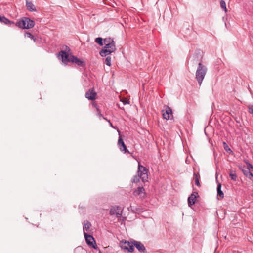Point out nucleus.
<instances>
[{
	"label": "nucleus",
	"mask_w": 253,
	"mask_h": 253,
	"mask_svg": "<svg viewBox=\"0 0 253 253\" xmlns=\"http://www.w3.org/2000/svg\"><path fill=\"white\" fill-rule=\"evenodd\" d=\"M207 71V68L205 66L203 65L201 61L198 63V67L196 72V79L198 82L199 85L200 86L205 78Z\"/></svg>",
	"instance_id": "nucleus-1"
},
{
	"label": "nucleus",
	"mask_w": 253,
	"mask_h": 253,
	"mask_svg": "<svg viewBox=\"0 0 253 253\" xmlns=\"http://www.w3.org/2000/svg\"><path fill=\"white\" fill-rule=\"evenodd\" d=\"M14 24L20 28L27 29L33 28L35 25V22L29 18L23 17L19 19Z\"/></svg>",
	"instance_id": "nucleus-2"
},
{
	"label": "nucleus",
	"mask_w": 253,
	"mask_h": 253,
	"mask_svg": "<svg viewBox=\"0 0 253 253\" xmlns=\"http://www.w3.org/2000/svg\"><path fill=\"white\" fill-rule=\"evenodd\" d=\"M116 49L115 42H112V43L106 44L100 51V55L102 57L106 56L114 52Z\"/></svg>",
	"instance_id": "nucleus-3"
},
{
	"label": "nucleus",
	"mask_w": 253,
	"mask_h": 253,
	"mask_svg": "<svg viewBox=\"0 0 253 253\" xmlns=\"http://www.w3.org/2000/svg\"><path fill=\"white\" fill-rule=\"evenodd\" d=\"M120 247L125 251L132 252L134 251L133 241L129 242L126 240H122L119 244Z\"/></svg>",
	"instance_id": "nucleus-4"
},
{
	"label": "nucleus",
	"mask_w": 253,
	"mask_h": 253,
	"mask_svg": "<svg viewBox=\"0 0 253 253\" xmlns=\"http://www.w3.org/2000/svg\"><path fill=\"white\" fill-rule=\"evenodd\" d=\"M147 171V169L145 167L139 164L137 173L139 174L142 181L144 182L147 181L148 178Z\"/></svg>",
	"instance_id": "nucleus-5"
},
{
	"label": "nucleus",
	"mask_w": 253,
	"mask_h": 253,
	"mask_svg": "<svg viewBox=\"0 0 253 253\" xmlns=\"http://www.w3.org/2000/svg\"><path fill=\"white\" fill-rule=\"evenodd\" d=\"M111 215H116L117 218H121L122 215V209L118 206H112L110 211Z\"/></svg>",
	"instance_id": "nucleus-6"
},
{
	"label": "nucleus",
	"mask_w": 253,
	"mask_h": 253,
	"mask_svg": "<svg viewBox=\"0 0 253 253\" xmlns=\"http://www.w3.org/2000/svg\"><path fill=\"white\" fill-rule=\"evenodd\" d=\"M251 169H252V170L253 171V167L252 166V165L251 164L249 163L247 165V167L242 169V171H243L244 174L246 177H247L250 180L253 181V174H252V173L251 171Z\"/></svg>",
	"instance_id": "nucleus-7"
},
{
	"label": "nucleus",
	"mask_w": 253,
	"mask_h": 253,
	"mask_svg": "<svg viewBox=\"0 0 253 253\" xmlns=\"http://www.w3.org/2000/svg\"><path fill=\"white\" fill-rule=\"evenodd\" d=\"M84 234L85 238L86 243L88 245H92L94 249H96L97 247L95 244V241L93 236L87 234L84 231Z\"/></svg>",
	"instance_id": "nucleus-8"
},
{
	"label": "nucleus",
	"mask_w": 253,
	"mask_h": 253,
	"mask_svg": "<svg viewBox=\"0 0 253 253\" xmlns=\"http://www.w3.org/2000/svg\"><path fill=\"white\" fill-rule=\"evenodd\" d=\"M66 50L65 51H61L59 52V56H61L62 61L65 63H67L69 62H71L70 61V57H69V54L67 53L66 51H69L70 49L67 46H65Z\"/></svg>",
	"instance_id": "nucleus-9"
},
{
	"label": "nucleus",
	"mask_w": 253,
	"mask_h": 253,
	"mask_svg": "<svg viewBox=\"0 0 253 253\" xmlns=\"http://www.w3.org/2000/svg\"><path fill=\"white\" fill-rule=\"evenodd\" d=\"M119 139H118V145L119 146L120 150L121 151H124L125 153H130L129 151L127 149L123 141V140L122 138V136L120 135V133L119 131Z\"/></svg>",
	"instance_id": "nucleus-10"
},
{
	"label": "nucleus",
	"mask_w": 253,
	"mask_h": 253,
	"mask_svg": "<svg viewBox=\"0 0 253 253\" xmlns=\"http://www.w3.org/2000/svg\"><path fill=\"white\" fill-rule=\"evenodd\" d=\"M97 95L93 88L89 89L85 94V96L89 100H94Z\"/></svg>",
	"instance_id": "nucleus-11"
},
{
	"label": "nucleus",
	"mask_w": 253,
	"mask_h": 253,
	"mask_svg": "<svg viewBox=\"0 0 253 253\" xmlns=\"http://www.w3.org/2000/svg\"><path fill=\"white\" fill-rule=\"evenodd\" d=\"M198 196L197 192L194 191L188 198V204L189 207L193 205L196 202V199Z\"/></svg>",
	"instance_id": "nucleus-12"
},
{
	"label": "nucleus",
	"mask_w": 253,
	"mask_h": 253,
	"mask_svg": "<svg viewBox=\"0 0 253 253\" xmlns=\"http://www.w3.org/2000/svg\"><path fill=\"white\" fill-rule=\"evenodd\" d=\"M70 61L71 62L77 64L78 66L82 67L85 66V63L84 61L78 59L74 55L70 56Z\"/></svg>",
	"instance_id": "nucleus-13"
},
{
	"label": "nucleus",
	"mask_w": 253,
	"mask_h": 253,
	"mask_svg": "<svg viewBox=\"0 0 253 253\" xmlns=\"http://www.w3.org/2000/svg\"><path fill=\"white\" fill-rule=\"evenodd\" d=\"M133 244L140 252H146V248L141 242L133 240Z\"/></svg>",
	"instance_id": "nucleus-14"
},
{
	"label": "nucleus",
	"mask_w": 253,
	"mask_h": 253,
	"mask_svg": "<svg viewBox=\"0 0 253 253\" xmlns=\"http://www.w3.org/2000/svg\"><path fill=\"white\" fill-rule=\"evenodd\" d=\"M165 111L163 110L162 112H164L163 113V116L164 119L168 120L170 119V116L172 115V109L168 106H165Z\"/></svg>",
	"instance_id": "nucleus-15"
},
{
	"label": "nucleus",
	"mask_w": 253,
	"mask_h": 253,
	"mask_svg": "<svg viewBox=\"0 0 253 253\" xmlns=\"http://www.w3.org/2000/svg\"><path fill=\"white\" fill-rule=\"evenodd\" d=\"M134 195L138 196L141 198H143L145 196V189L143 187H138L134 191Z\"/></svg>",
	"instance_id": "nucleus-16"
},
{
	"label": "nucleus",
	"mask_w": 253,
	"mask_h": 253,
	"mask_svg": "<svg viewBox=\"0 0 253 253\" xmlns=\"http://www.w3.org/2000/svg\"><path fill=\"white\" fill-rule=\"evenodd\" d=\"M26 5L27 9L29 11L31 12L36 11V9L35 5L31 1L27 0Z\"/></svg>",
	"instance_id": "nucleus-17"
},
{
	"label": "nucleus",
	"mask_w": 253,
	"mask_h": 253,
	"mask_svg": "<svg viewBox=\"0 0 253 253\" xmlns=\"http://www.w3.org/2000/svg\"><path fill=\"white\" fill-rule=\"evenodd\" d=\"M0 22L3 23L6 25H11V24H14V22L11 21H10L9 19L6 18L4 16L0 15Z\"/></svg>",
	"instance_id": "nucleus-18"
},
{
	"label": "nucleus",
	"mask_w": 253,
	"mask_h": 253,
	"mask_svg": "<svg viewBox=\"0 0 253 253\" xmlns=\"http://www.w3.org/2000/svg\"><path fill=\"white\" fill-rule=\"evenodd\" d=\"M217 196L220 197V199L224 198V193L221 190V184L220 183H218L217 187Z\"/></svg>",
	"instance_id": "nucleus-19"
},
{
	"label": "nucleus",
	"mask_w": 253,
	"mask_h": 253,
	"mask_svg": "<svg viewBox=\"0 0 253 253\" xmlns=\"http://www.w3.org/2000/svg\"><path fill=\"white\" fill-rule=\"evenodd\" d=\"M194 179H195V184L198 186V187H200L201 186V184L200 183V181H199V179H200V175L199 173H196L195 172H194Z\"/></svg>",
	"instance_id": "nucleus-20"
},
{
	"label": "nucleus",
	"mask_w": 253,
	"mask_h": 253,
	"mask_svg": "<svg viewBox=\"0 0 253 253\" xmlns=\"http://www.w3.org/2000/svg\"><path fill=\"white\" fill-rule=\"evenodd\" d=\"M91 227V224L88 220H85L84 222V229L86 231H88Z\"/></svg>",
	"instance_id": "nucleus-21"
},
{
	"label": "nucleus",
	"mask_w": 253,
	"mask_h": 253,
	"mask_svg": "<svg viewBox=\"0 0 253 253\" xmlns=\"http://www.w3.org/2000/svg\"><path fill=\"white\" fill-rule=\"evenodd\" d=\"M229 176L232 180H233L235 181L237 179V175H236L235 172L233 170H231L230 171Z\"/></svg>",
	"instance_id": "nucleus-22"
},
{
	"label": "nucleus",
	"mask_w": 253,
	"mask_h": 253,
	"mask_svg": "<svg viewBox=\"0 0 253 253\" xmlns=\"http://www.w3.org/2000/svg\"><path fill=\"white\" fill-rule=\"evenodd\" d=\"M112 42H115L112 38H105L103 40V44L106 45V44L112 43Z\"/></svg>",
	"instance_id": "nucleus-23"
},
{
	"label": "nucleus",
	"mask_w": 253,
	"mask_h": 253,
	"mask_svg": "<svg viewBox=\"0 0 253 253\" xmlns=\"http://www.w3.org/2000/svg\"><path fill=\"white\" fill-rule=\"evenodd\" d=\"M95 42L100 46H102L103 45V39L101 37L96 38L95 39Z\"/></svg>",
	"instance_id": "nucleus-24"
},
{
	"label": "nucleus",
	"mask_w": 253,
	"mask_h": 253,
	"mask_svg": "<svg viewBox=\"0 0 253 253\" xmlns=\"http://www.w3.org/2000/svg\"><path fill=\"white\" fill-rule=\"evenodd\" d=\"M140 179H141L140 177L139 176V174L138 175V173L134 176L133 178L132 179V182L133 183H137L139 181Z\"/></svg>",
	"instance_id": "nucleus-25"
},
{
	"label": "nucleus",
	"mask_w": 253,
	"mask_h": 253,
	"mask_svg": "<svg viewBox=\"0 0 253 253\" xmlns=\"http://www.w3.org/2000/svg\"><path fill=\"white\" fill-rule=\"evenodd\" d=\"M220 7H221V8H222L225 12H226L227 11V10L226 7L225 2L224 0H220Z\"/></svg>",
	"instance_id": "nucleus-26"
},
{
	"label": "nucleus",
	"mask_w": 253,
	"mask_h": 253,
	"mask_svg": "<svg viewBox=\"0 0 253 253\" xmlns=\"http://www.w3.org/2000/svg\"><path fill=\"white\" fill-rule=\"evenodd\" d=\"M111 58L110 56H107L105 60V63L109 66H110L111 65Z\"/></svg>",
	"instance_id": "nucleus-27"
},
{
	"label": "nucleus",
	"mask_w": 253,
	"mask_h": 253,
	"mask_svg": "<svg viewBox=\"0 0 253 253\" xmlns=\"http://www.w3.org/2000/svg\"><path fill=\"white\" fill-rule=\"evenodd\" d=\"M25 36L33 40L34 42L36 41V39L34 38V36L30 32H26L25 34Z\"/></svg>",
	"instance_id": "nucleus-28"
},
{
	"label": "nucleus",
	"mask_w": 253,
	"mask_h": 253,
	"mask_svg": "<svg viewBox=\"0 0 253 253\" xmlns=\"http://www.w3.org/2000/svg\"><path fill=\"white\" fill-rule=\"evenodd\" d=\"M223 145H224V148L227 152H228V151L232 152L231 150L228 148V145H227V144L225 142H223Z\"/></svg>",
	"instance_id": "nucleus-29"
},
{
	"label": "nucleus",
	"mask_w": 253,
	"mask_h": 253,
	"mask_svg": "<svg viewBox=\"0 0 253 253\" xmlns=\"http://www.w3.org/2000/svg\"><path fill=\"white\" fill-rule=\"evenodd\" d=\"M122 101L124 104H129V101L126 99H123Z\"/></svg>",
	"instance_id": "nucleus-30"
},
{
	"label": "nucleus",
	"mask_w": 253,
	"mask_h": 253,
	"mask_svg": "<svg viewBox=\"0 0 253 253\" xmlns=\"http://www.w3.org/2000/svg\"><path fill=\"white\" fill-rule=\"evenodd\" d=\"M97 115H98L99 117H102V114H101V111H100V110L99 109H98L97 108Z\"/></svg>",
	"instance_id": "nucleus-31"
},
{
	"label": "nucleus",
	"mask_w": 253,
	"mask_h": 253,
	"mask_svg": "<svg viewBox=\"0 0 253 253\" xmlns=\"http://www.w3.org/2000/svg\"><path fill=\"white\" fill-rule=\"evenodd\" d=\"M249 112L250 113L253 114V107H249Z\"/></svg>",
	"instance_id": "nucleus-32"
},
{
	"label": "nucleus",
	"mask_w": 253,
	"mask_h": 253,
	"mask_svg": "<svg viewBox=\"0 0 253 253\" xmlns=\"http://www.w3.org/2000/svg\"><path fill=\"white\" fill-rule=\"evenodd\" d=\"M103 119H105V120H107V121H108L109 122V124H110V126H111V127H113V125H112V123H111L109 120H107V119H106L105 117H103Z\"/></svg>",
	"instance_id": "nucleus-33"
},
{
	"label": "nucleus",
	"mask_w": 253,
	"mask_h": 253,
	"mask_svg": "<svg viewBox=\"0 0 253 253\" xmlns=\"http://www.w3.org/2000/svg\"><path fill=\"white\" fill-rule=\"evenodd\" d=\"M100 253H101L100 252Z\"/></svg>",
	"instance_id": "nucleus-34"
}]
</instances>
